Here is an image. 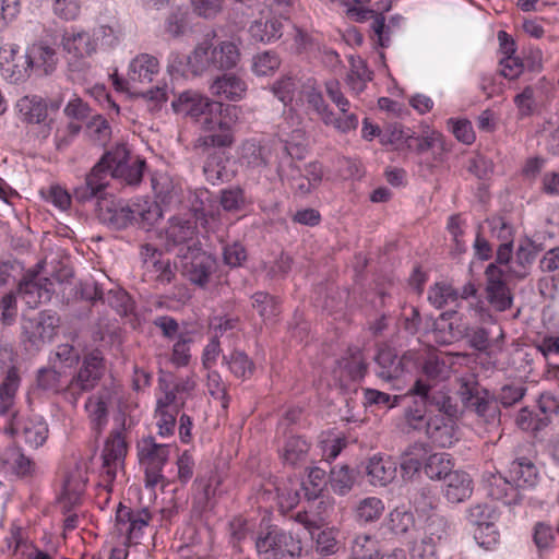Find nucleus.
<instances>
[{"instance_id":"nucleus-5","label":"nucleus","mask_w":559,"mask_h":559,"mask_svg":"<svg viewBox=\"0 0 559 559\" xmlns=\"http://www.w3.org/2000/svg\"><path fill=\"white\" fill-rule=\"evenodd\" d=\"M255 548L261 559H299L302 552L301 540L277 526L261 532Z\"/></svg>"},{"instance_id":"nucleus-8","label":"nucleus","mask_w":559,"mask_h":559,"mask_svg":"<svg viewBox=\"0 0 559 559\" xmlns=\"http://www.w3.org/2000/svg\"><path fill=\"white\" fill-rule=\"evenodd\" d=\"M103 156L106 158L107 169L110 171V180L112 178L121 179L130 186H138L142 181L146 163L140 157L131 162L130 152L124 144L117 145Z\"/></svg>"},{"instance_id":"nucleus-25","label":"nucleus","mask_w":559,"mask_h":559,"mask_svg":"<svg viewBox=\"0 0 559 559\" xmlns=\"http://www.w3.org/2000/svg\"><path fill=\"white\" fill-rule=\"evenodd\" d=\"M126 454L127 442L121 431H112L103 450L104 467L108 476L115 477L117 464L124 459Z\"/></svg>"},{"instance_id":"nucleus-7","label":"nucleus","mask_w":559,"mask_h":559,"mask_svg":"<svg viewBox=\"0 0 559 559\" xmlns=\"http://www.w3.org/2000/svg\"><path fill=\"white\" fill-rule=\"evenodd\" d=\"M466 519L474 526V539L480 547L491 549L499 544V515L492 507L487 503L473 504L466 510Z\"/></svg>"},{"instance_id":"nucleus-23","label":"nucleus","mask_w":559,"mask_h":559,"mask_svg":"<svg viewBox=\"0 0 559 559\" xmlns=\"http://www.w3.org/2000/svg\"><path fill=\"white\" fill-rule=\"evenodd\" d=\"M444 497L449 502L459 503L467 499L473 491V480L463 471H453L444 479Z\"/></svg>"},{"instance_id":"nucleus-50","label":"nucleus","mask_w":559,"mask_h":559,"mask_svg":"<svg viewBox=\"0 0 559 559\" xmlns=\"http://www.w3.org/2000/svg\"><path fill=\"white\" fill-rule=\"evenodd\" d=\"M252 307L264 320L272 319L280 313L277 299L265 292H257L252 295Z\"/></svg>"},{"instance_id":"nucleus-56","label":"nucleus","mask_w":559,"mask_h":559,"mask_svg":"<svg viewBox=\"0 0 559 559\" xmlns=\"http://www.w3.org/2000/svg\"><path fill=\"white\" fill-rule=\"evenodd\" d=\"M353 551L361 559H377L380 551L379 542L367 534L357 535L353 543Z\"/></svg>"},{"instance_id":"nucleus-14","label":"nucleus","mask_w":559,"mask_h":559,"mask_svg":"<svg viewBox=\"0 0 559 559\" xmlns=\"http://www.w3.org/2000/svg\"><path fill=\"white\" fill-rule=\"evenodd\" d=\"M294 148L296 147L288 146L287 144L280 146L277 150L278 163L276 166V173L282 181H287L295 193L306 195L311 191V182L295 164V155L293 153Z\"/></svg>"},{"instance_id":"nucleus-20","label":"nucleus","mask_w":559,"mask_h":559,"mask_svg":"<svg viewBox=\"0 0 559 559\" xmlns=\"http://www.w3.org/2000/svg\"><path fill=\"white\" fill-rule=\"evenodd\" d=\"M484 487L487 496L495 500H501L506 504H516L522 500L520 490L500 473L485 474Z\"/></svg>"},{"instance_id":"nucleus-51","label":"nucleus","mask_w":559,"mask_h":559,"mask_svg":"<svg viewBox=\"0 0 559 559\" xmlns=\"http://www.w3.org/2000/svg\"><path fill=\"white\" fill-rule=\"evenodd\" d=\"M105 304H108L120 316H127L133 309L131 297L121 288L114 289L106 286Z\"/></svg>"},{"instance_id":"nucleus-58","label":"nucleus","mask_w":559,"mask_h":559,"mask_svg":"<svg viewBox=\"0 0 559 559\" xmlns=\"http://www.w3.org/2000/svg\"><path fill=\"white\" fill-rule=\"evenodd\" d=\"M459 293L450 285L437 283L429 289L428 300L438 309L455 301Z\"/></svg>"},{"instance_id":"nucleus-52","label":"nucleus","mask_w":559,"mask_h":559,"mask_svg":"<svg viewBox=\"0 0 559 559\" xmlns=\"http://www.w3.org/2000/svg\"><path fill=\"white\" fill-rule=\"evenodd\" d=\"M309 450L308 442L301 437H290L285 442L283 449V459L286 463L295 465L302 461Z\"/></svg>"},{"instance_id":"nucleus-30","label":"nucleus","mask_w":559,"mask_h":559,"mask_svg":"<svg viewBox=\"0 0 559 559\" xmlns=\"http://www.w3.org/2000/svg\"><path fill=\"white\" fill-rule=\"evenodd\" d=\"M21 377L15 366H11L0 384V414L10 415L14 405L16 392L20 388Z\"/></svg>"},{"instance_id":"nucleus-63","label":"nucleus","mask_w":559,"mask_h":559,"mask_svg":"<svg viewBox=\"0 0 559 559\" xmlns=\"http://www.w3.org/2000/svg\"><path fill=\"white\" fill-rule=\"evenodd\" d=\"M526 393V388L521 384H504L496 395L498 405L510 407L520 402Z\"/></svg>"},{"instance_id":"nucleus-6","label":"nucleus","mask_w":559,"mask_h":559,"mask_svg":"<svg viewBox=\"0 0 559 559\" xmlns=\"http://www.w3.org/2000/svg\"><path fill=\"white\" fill-rule=\"evenodd\" d=\"M59 317L49 310H44L33 317L23 313L20 320V342L25 349L39 350L51 342L59 328Z\"/></svg>"},{"instance_id":"nucleus-36","label":"nucleus","mask_w":559,"mask_h":559,"mask_svg":"<svg viewBox=\"0 0 559 559\" xmlns=\"http://www.w3.org/2000/svg\"><path fill=\"white\" fill-rule=\"evenodd\" d=\"M249 32L258 41L270 43L280 39L283 35V22L280 19L272 17L266 21H254Z\"/></svg>"},{"instance_id":"nucleus-41","label":"nucleus","mask_w":559,"mask_h":559,"mask_svg":"<svg viewBox=\"0 0 559 559\" xmlns=\"http://www.w3.org/2000/svg\"><path fill=\"white\" fill-rule=\"evenodd\" d=\"M223 360L237 378H249L254 371V364L245 352L234 350L229 355H224Z\"/></svg>"},{"instance_id":"nucleus-18","label":"nucleus","mask_w":559,"mask_h":559,"mask_svg":"<svg viewBox=\"0 0 559 559\" xmlns=\"http://www.w3.org/2000/svg\"><path fill=\"white\" fill-rule=\"evenodd\" d=\"M4 432L11 437L22 432L25 442L31 448L37 449L45 443L48 437V427L39 417L19 420L16 413H12L9 425L4 428Z\"/></svg>"},{"instance_id":"nucleus-55","label":"nucleus","mask_w":559,"mask_h":559,"mask_svg":"<svg viewBox=\"0 0 559 559\" xmlns=\"http://www.w3.org/2000/svg\"><path fill=\"white\" fill-rule=\"evenodd\" d=\"M281 66V59L274 51H263L253 57L252 70L258 75H270Z\"/></svg>"},{"instance_id":"nucleus-21","label":"nucleus","mask_w":559,"mask_h":559,"mask_svg":"<svg viewBox=\"0 0 559 559\" xmlns=\"http://www.w3.org/2000/svg\"><path fill=\"white\" fill-rule=\"evenodd\" d=\"M210 91L213 96L218 98L238 102L245 97L247 84L235 74H223L211 83Z\"/></svg>"},{"instance_id":"nucleus-3","label":"nucleus","mask_w":559,"mask_h":559,"mask_svg":"<svg viewBox=\"0 0 559 559\" xmlns=\"http://www.w3.org/2000/svg\"><path fill=\"white\" fill-rule=\"evenodd\" d=\"M457 396L463 407L473 413L479 423L498 428L501 412L497 403L496 394L481 386L473 377L457 379Z\"/></svg>"},{"instance_id":"nucleus-48","label":"nucleus","mask_w":559,"mask_h":559,"mask_svg":"<svg viewBox=\"0 0 559 559\" xmlns=\"http://www.w3.org/2000/svg\"><path fill=\"white\" fill-rule=\"evenodd\" d=\"M29 58L31 57L27 50L25 53L16 56V61H13L12 64L4 67V70L1 71L2 75L10 80L12 83L25 81L32 71V61Z\"/></svg>"},{"instance_id":"nucleus-47","label":"nucleus","mask_w":559,"mask_h":559,"mask_svg":"<svg viewBox=\"0 0 559 559\" xmlns=\"http://www.w3.org/2000/svg\"><path fill=\"white\" fill-rule=\"evenodd\" d=\"M36 385L41 391L63 395L64 386L61 382V372L53 367H44L37 371Z\"/></svg>"},{"instance_id":"nucleus-11","label":"nucleus","mask_w":559,"mask_h":559,"mask_svg":"<svg viewBox=\"0 0 559 559\" xmlns=\"http://www.w3.org/2000/svg\"><path fill=\"white\" fill-rule=\"evenodd\" d=\"M178 267L192 284L204 287L214 270L215 260L199 246L186 253H177Z\"/></svg>"},{"instance_id":"nucleus-46","label":"nucleus","mask_w":559,"mask_h":559,"mask_svg":"<svg viewBox=\"0 0 559 559\" xmlns=\"http://www.w3.org/2000/svg\"><path fill=\"white\" fill-rule=\"evenodd\" d=\"M132 211L136 216L133 223L146 229L156 224L163 216L162 209L156 202L145 201L143 204H135Z\"/></svg>"},{"instance_id":"nucleus-4","label":"nucleus","mask_w":559,"mask_h":559,"mask_svg":"<svg viewBox=\"0 0 559 559\" xmlns=\"http://www.w3.org/2000/svg\"><path fill=\"white\" fill-rule=\"evenodd\" d=\"M106 371L104 357L98 350L91 352L83 357L82 365L75 376L64 386L63 397L72 406H76L79 399L85 392L96 388Z\"/></svg>"},{"instance_id":"nucleus-2","label":"nucleus","mask_w":559,"mask_h":559,"mask_svg":"<svg viewBox=\"0 0 559 559\" xmlns=\"http://www.w3.org/2000/svg\"><path fill=\"white\" fill-rule=\"evenodd\" d=\"M214 32L211 38L206 35L187 58V64L194 75H201L204 72L228 71L237 66L240 59L238 47L229 40L214 44Z\"/></svg>"},{"instance_id":"nucleus-12","label":"nucleus","mask_w":559,"mask_h":559,"mask_svg":"<svg viewBox=\"0 0 559 559\" xmlns=\"http://www.w3.org/2000/svg\"><path fill=\"white\" fill-rule=\"evenodd\" d=\"M165 249L186 253L200 246L197 237V225L190 219L173 217L164 231Z\"/></svg>"},{"instance_id":"nucleus-45","label":"nucleus","mask_w":559,"mask_h":559,"mask_svg":"<svg viewBox=\"0 0 559 559\" xmlns=\"http://www.w3.org/2000/svg\"><path fill=\"white\" fill-rule=\"evenodd\" d=\"M421 370L426 377L425 381L429 383L443 381L450 377V366L438 355L429 356L424 361Z\"/></svg>"},{"instance_id":"nucleus-43","label":"nucleus","mask_w":559,"mask_h":559,"mask_svg":"<svg viewBox=\"0 0 559 559\" xmlns=\"http://www.w3.org/2000/svg\"><path fill=\"white\" fill-rule=\"evenodd\" d=\"M449 535L448 520L438 513L427 516L424 528V538L439 545Z\"/></svg>"},{"instance_id":"nucleus-26","label":"nucleus","mask_w":559,"mask_h":559,"mask_svg":"<svg viewBox=\"0 0 559 559\" xmlns=\"http://www.w3.org/2000/svg\"><path fill=\"white\" fill-rule=\"evenodd\" d=\"M425 433L432 443L440 448H448L455 440L453 423L439 415L430 417L425 423Z\"/></svg>"},{"instance_id":"nucleus-62","label":"nucleus","mask_w":559,"mask_h":559,"mask_svg":"<svg viewBox=\"0 0 559 559\" xmlns=\"http://www.w3.org/2000/svg\"><path fill=\"white\" fill-rule=\"evenodd\" d=\"M349 63L350 72L347 75V82L354 86L356 81H359L361 85L358 87V90L362 91L365 83L371 80L372 72L369 71L366 61L360 57L350 56Z\"/></svg>"},{"instance_id":"nucleus-1","label":"nucleus","mask_w":559,"mask_h":559,"mask_svg":"<svg viewBox=\"0 0 559 559\" xmlns=\"http://www.w3.org/2000/svg\"><path fill=\"white\" fill-rule=\"evenodd\" d=\"M171 107L177 114L200 120L202 129L210 132L200 139L204 146L227 147L233 144L230 128L238 120V107L210 100L191 91L173 99Z\"/></svg>"},{"instance_id":"nucleus-44","label":"nucleus","mask_w":559,"mask_h":559,"mask_svg":"<svg viewBox=\"0 0 559 559\" xmlns=\"http://www.w3.org/2000/svg\"><path fill=\"white\" fill-rule=\"evenodd\" d=\"M188 29V14L180 8L173 9L164 21V33L173 39L186 35Z\"/></svg>"},{"instance_id":"nucleus-61","label":"nucleus","mask_w":559,"mask_h":559,"mask_svg":"<svg viewBox=\"0 0 559 559\" xmlns=\"http://www.w3.org/2000/svg\"><path fill=\"white\" fill-rule=\"evenodd\" d=\"M90 136L97 144L104 145L111 135V128L108 121L100 115L94 116L86 124Z\"/></svg>"},{"instance_id":"nucleus-33","label":"nucleus","mask_w":559,"mask_h":559,"mask_svg":"<svg viewBox=\"0 0 559 559\" xmlns=\"http://www.w3.org/2000/svg\"><path fill=\"white\" fill-rule=\"evenodd\" d=\"M107 400L106 394L98 393L90 396L85 403V409L88 414L92 429L97 436L102 433L103 428L108 421Z\"/></svg>"},{"instance_id":"nucleus-59","label":"nucleus","mask_w":559,"mask_h":559,"mask_svg":"<svg viewBox=\"0 0 559 559\" xmlns=\"http://www.w3.org/2000/svg\"><path fill=\"white\" fill-rule=\"evenodd\" d=\"M453 314V311H447L443 312L437 320H433L432 318L427 319L430 321L431 330L438 334V338L443 343H450L453 338L456 337V333L453 332V324L452 322H449Z\"/></svg>"},{"instance_id":"nucleus-31","label":"nucleus","mask_w":559,"mask_h":559,"mask_svg":"<svg viewBox=\"0 0 559 559\" xmlns=\"http://www.w3.org/2000/svg\"><path fill=\"white\" fill-rule=\"evenodd\" d=\"M169 456V445L155 442L153 437L142 441L139 447V457L145 466L162 467L166 464Z\"/></svg>"},{"instance_id":"nucleus-35","label":"nucleus","mask_w":559,"mask_h":559,"mask_svg":"<svg viewBox=\"0 0 559 559\" xmlns=\"http://www.w3.org/2000/svg\"><path fill=\"white\" fill-rule=\"evenodd\" d=\"M341 373H345L348 380H360L367 372L362 353L358 348L349 349L347 355L338 361Z\"/></svg>"},{"instance_id":"nucleus-24","label":"nucleus","mask_w":559,"mask_h":559,"mask_svg":"<svg viewBox=\"0 0 559 559\" xmlns=\"http://www.w3.org/2000/svg\"><path fill=\"white\" fill-rule=\"evenodd\" d=\"M429 455V448L421 442L408 445L401 454V471L403 478H413L421 468Z\"/></svg>"},{"instance_id":"nucleus-42","label":"nucleus","mask_w":559,"mask_h":559,"mask_svg":"<svg viewBox=\"0 0 559 559\" xmlns=\"http://www.w3.org/2000/svg\"><path fill=\"white\" fill-rule=\"evenodd\" d=\"M424 472L430 479H445L452 473V464L444 453H431L424 464Z\"/></svg>"},{"instance_id":"nucleus-40","label":"nucleus","mask_w":559,"mask_h":559,"mask_svg":"<svg viewBox=\"0 0 559 559\" xmlns=\"http://www.w3.org/2000/svg\"><path fill=\"white\" fill-rule=\"evenodd\" d=\"M110 285L108 280L98 282L93 278L81 281L75 286V296L90 302L102 301L105 304V290L106 286Z\"/></svg>"},{"instance_id":"nucleus-34","label":"nucleus","mask_w":559,"mask_h":559,"mask_svg":"<svg viewBox=\"0 0 559 559\" xmlns=\"http://www.w3.org/2000/svg\"><path fill=\"white\" fill-rule=\"evenodd\" d=\"M370 481L374 486H386L395 478L396 466L382 457H371L366 467Z\"/></svg>"},{"instance_id":"nucleus-53","label":"nucleus","mask_w":559,"mask_h":559,"mask_svg":"<svg viewBox=\"0 0 559 559\" xmlns=\"http://www.w3.org/2000/svg\"><path fill=\"white\" fill-rule=\"evenodd\" d=\"M270 150L253 141H247L241 147V158L253 167L266 166L269 164Z\"/></svg>"},{"instance_id":"nucleus-16","label":"nucleus","mask_w":559,"mask_h":559,"mask_svg":"<svg viewBox=\"0 0 559 559\" xmlns=\"http://www.w3.org/2000/svg\"><path fill=\"white\" fill-rule=\"evenodd\" d=\"M132 209L121 201H116L109 194L104 201H99L95 213L102 224L110 229L120 230L132 224L133 219H136Z\"/></svg>"},{"instance_id":"nucleus-27","label":"nucleus","mask_w":559,"mask_h":559,"mask_svg":"<svg viewBox=\"0 0 559 559\" xmlns=\"http://www.w3.org/2000/svg\"><path fill=\"white\" fill-rule=\"evenodd\" d=\"M540 250L542 248L532 240L520 243L515 259L509 265L508 272L516 278H524Z\"/></svg>"},{"instance_id":"nucleus-10","label":"nucleus","mask_w":559,"mask_h":559,"mask_svg":"<svg viewBox=\"0 0 559 559\" xmlns=\"http://www.w3.org/2000/svg\"><path fill=\"white\" fill-rule=\"evenodd\" d=\"M67 60L72 71H84L90 67L87 59L96 52V40L85 32L64 33L61 39Z\"/></svg>"},{"instance_id":"nucleus-17","label":"nucleus","mask_w":559,"mask_h":559,"mask_svg":"<svg viewBox=\"0 0 559 559\" xmlns=\"http://www.w3.org/2000/svg\"><path fill=\"white\" fill-rule=\"evenodd\" d=\"M52 286L49 278L27 272L19 283L17 293L29 309H35L51 299Z\"/></svg>"},{"instance_id":"nucleus-32","label":"nucleus","mask_w":559,"mask_h":559,"mask_svg":"<svg viewBox=\"0 0 559 559\" xmlns=\"http://www.w3.org/2000/svg\"><path fill=\"white\" fill-rule=\"evenodd\" d=\"M27 51L32 61V70L39 69L45 75L55 71L58 58L52 47L45 43H37L28 47Z\"/></svg>"},{"instance_id":"nucleus-15","label":"nucleus","mask_w":559,"mask_h":559,"mask_svg":"<svg viewBox=\"0 0 559 559\" xmlns=\"http://www.w3.org/2000/svg\"><path fill=\"white\" fill-rule=\"evenodd\" d=\"M151 521L147 509L132 510L121 503L116 513V526L120 535H124L129 543L138 544L143 536V530Z\"/></svg>"},{"instance_id":"nucleus-9","label":"nucleus","mask_w":559,"mask_h":559,"mask_svg":"<svg viewBox=\"0 0 559 559\" xmlns=\"http://www.w3.org/2000/svg\"><path fill=\"white\" fill-rule=\"evenodd\" d=\"M109 183L110 171L107 169L106 158L102 156L85 175L84 180L73 188V200L81 204L95 200L97 205L99 201H104L109 195L107 191Z\"/></svg>"},{"instance_id":"nucleus-54","label":"nucleus","mask_w":559,"mask_h":559,"mask_svg":"<svg viewBox=\"0 0 559 559\" xmlns=\"http://www.w3.org/2000/svg\"><path fill=\"white\" fill-rule=\"evenodd\" d=\"M219 204L229 213H238L245 209L246 199L243 190L239 187H231L221 191Z\"/></svg>"},{"instance_id":"nucleus-19","label":"nucleus","mask_w":559,"mask_h":559,"mask_svg":"<svg viewBox=\"0 0 559 559\" xmlns=\"http://www.w3.org/2000/svg\"><path fill=\"white\" fill-rule=\"evenodd\" d=\"M17 107L23 119L28 123L41 124V134L46 139L51 132L52 119L48 118V105L39 96H25L17 102Z\"/></svg>"},{"instance_id":"nucleus-57","label":"nucleus","mask_w":559,"mask_h":559,"mask_svg":"<svg viewBox=\"0 0 559 559\" xmlns=\"http://www.w3.org/2000/svg\"><path fill=\"white\" fill-rule=\"evenodd\" d=\"M314 540L317 551L323 555L324 558H326V556L335 555L341 549V543L337 539V532L332 528L319 532L314 537Z\"/></svg>"},{"instance_id":"nucleus-28","label":"nucleus","mask_w":559,"mask_h":559,"mask_svg":"<svg viewBox=\"0 0 559 559\" xmlns=\"http://www.w3.org/2000/svg\"><path fill=\"white\" fill-rule=\"evenodd\" d=\"M374 361L378 367L376 373L382 380L391 381L400 378L403 373L401 359L390 347L380 348L374 357Z\"/></svg>"},{"instance_id":"nucleus-37","label":"nucleus","mask_w":559,"mask_h":559,"mask_svg":"<svg viewBox=\"0 0 559 559\" xmlns=\"http://www.w3.org/2000/svg\"><path fill=\"white\" fill-rule=\"evenodd\" d=\"M411 392L417 396L425 406L435 407L439 411L441 403L444 401L447 392L437 389L435 384L417 379L411 389Z\"/></svg>"},{"instance_id":"nucleus-60","label":"nucleus","mask_w":559,"mask_h":559,"mask_svg":"<svg viewBox=\"0 0 559 559\" xmlns=\"http://www.w3.org/2000/svg\"><path fill=\"white\" fill-rule=\"evenodd\" d=\"M0 323L2 326H11L17 318V299L13 292L4 294L0 298Z\"/></svg>"},{"instance_id":"nucleus-29","label":"nucleus","mask_w":559,"mask_h":559,"mask_svg":"<svg viewBox=\"0 0 559 559\" xmlns=\"http://www.w3.org/2000/svg\"><path fill=\"white\" fill-rule=\"evenodd\" d=\"M509 474L518 489L520 487H534L538 481L537 467L526 457L515 459L510 465Z\"/></svg>"},{"instance_id":"nucleus-49","label":"nucleus","mask_w":559,"mask_h":559,"mask_svg":"<svg viewBox=\"0 0 559 559\" xmlns=\"http://www.w3.org/2000/svg\"><path fill=\"white\" fill-rule=\"evenodd\" d=\"M388 528L395 535L407 534L415 525L412 512L396 508L389 513Z\"/></svg>"},{"instance_id":"nucleus-22","label":"nucleus","mask_w":559,"mask_h":559,"mask_svg":"<svg viewBox=\"0 0 559 559\" xmlns=\"http://www.w3.org/2000/svg\"><path fill=\"white\" fill-rule=\"evenodd\" d=\"M158 72V60L151 55H140L130 64L128 73L129 88L136 90L139 83H151Z\"/></svg>"},{"instance_id":"nucleus-38","label":"nucleus","mask_w":559,"mask_h":559,"mask_svg":"<svg viewBox=\"0 0 559 559\" xmlns=\"http://www.w3.org/2000/svg\"><path fill=\"white\" fill-rule=\"evenodd\" d=\"M356 481V472L347 465L334 466L330 471L329 483L334 493L347 495Z\"/></svg>"},{"instance_id":"nucleus-39","label":"nucleus","mask_w":559,"mask_h":559,"mask_svg":"<svg viewBox=\"0 0 559 559\" xmlns=\"http://www.w3.org/2000/svg\"><path fill=\"white\" fill-rule=\"evenodd\" d=\"M384 511V503L377 497L361 499L355 507V519L360 523L378 521Z\"/></svg>"},{"instance_id":"nucleus-64","label":"nucleus","mask_w":559,"mask_h":559,"mask_svg":"<svg viewBox=\"0 0 559 559\" xmlns=\"http://www.w3.org/2000/svg\"><path fill=\"white\" fill-rule=\"evenodd\" d=\"M307 104L319 115L323 123L331 121L333 112L325 103L322 93L316 87H309L306 92Z\"/></svg>"},{"instance_id":"nucleus-13","label":"nucleus","mask_w":559,"mask_h":559,"mask_svg":"<svg viewBox=\"0 0 559 559\" xmlns=\"http://www.w3.org/2000/svg\"><path fill=\"white\" fill-rule=\"evenodd\" d=\"M486 300L499 312L510 309L513 305V294L508 286L504 276L506 271L496 264H489L485 271Z\"/></svg>"}]
</instances>
